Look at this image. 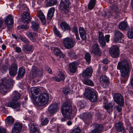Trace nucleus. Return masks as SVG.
Listing matches in <instances>:
<instances>
[{
  "mask_svg": "<svg viewBox=\"0 0 133 133\" xmlns=\"http://www.w3.org/2000/svg\"><path fill=\"white\" fill-rule=\"evenodd\" d=\"M111 8L112 10L114 11H116L118 9V7L115 5H112L111 7Z\"/></svg>",
  "mask_w": 133,
  "mask_h": 133,
  "instance_id": "13d9d810",
  "label": "nucleus"
},
{
  "mask_svg": "<svg viewBox=\"0 0 133 133\" xmlns=\"http://www.w3.org/2000/svg\"><path fill=\"white\" fill-rule=\"evenodd\" d=\"M81 119H82L86 123L88 124L91 121L90 115L84 113L81 114L80 116Z\"/></svg>",
  "mask_w": 133,
  "mask_h": 133,
  "instance_id": "5701e85b",
  "label": "nucleus"
},
{
  "mask_svg": "<svg viewBox=\"0 0 133 133\" xmlns=\"http://www.w3.org/2000/svg\"><path fill=\"white\" fill-rule=\"evenodd\" d=\"M34 49V48L32 45L26 44L23 46L22 50L24 53L29 54L32 52Z\"/></svg>",
  "mask_w": 133,
  "mask_h": 133,
  "instance_id": "ddd939ff",
  "label": "nucleus"
},
{
  "mask_svg": "<svg viewBox=\"0 0 133 133\" xmlns=\"http://www.w3.org/2000/svg\"><path fill=\"white\" fill-rule=\"evenodd\" d=\"M79 32L82 41H85L87 39L86 33L84 29L82 27L79 28Z\"/></svg>",
  "mask_w": 133,
  "mask_h": 133,
  "instance_id": "b1692460",
  "label": "nucleus"
},
{
  "mask_svg": "<svg viewBox=\"0 0 133 133\" xmlns=\"http://www.w3.org/2000/svg\"><path fill=\"white\" fill-rule=\"evenodd\" d=\"M127 35L129 38L131 39L133 38V27H131L129 30L128 32Z\"/></svg>",
  "mask_w": 133,
  "mask_h": 133,
  "instance_id": "79ce46f5",
  "label": "nucleus"
},
{
  "mask_svg": "<svg viewBox=\"0 0 133 133\" xmlns=\"http://www.w3.org/2000/svg\"><path fill=\"white\" fill-rule=\"evenodd\" d=\"M25 73V69L22 68H19L18 75H24Z\"/></svg>",
  "mask_w": 133,
  "mask_h": 133,
  "instance_id": "49530a36",
  "label": "nucleus"
},
{
  "mask_svg": "<svg viewBox=\"0 0 133 133\" xmlns=\"http://www.w3.org/2000/svg\"><path fill=\"white\" fill-rule=\"evenodd\" d=\"M117 69L120 70L121 75H128L129 74V64L126 60H124L118 63Z\"/></svg>",
  "mask_w": 133,
  "mask_h": 133,
  "instance_id": "39448f33",
  "label": "nucleus"
},
{
  "mask_svg": "<svg viewBox=\"0 0 133 133\" xmlns=\"http://www.w3.org/2000/svg\"><path fill=\"white\" fill-rule=\"evenodd\" d=\"M15 50L18 53H20L21 50V49L18 47H16L15 48Z\"/></svg>",
  "mask_w": 133,
  "mask_h": 133,
  "instance_id": "338daca9",
  "label": "nucleus"
},
{
  "mask_svg": "<svg viewBox=\"0 0 133 133\" xmlns=\"http://www.w3.org/2000/svg\"><path fill=\"white\" fill-rule=\"evenodd\" d=\"M98 41L100 45L102 47H104L105 46L106 42L104 37L103 34V33L99 31L98 33Z\"/></svg>",
  "mask_w": 133,
  "mask_h": 133,
  "instance_id": "6ab92c4d",
  "label": "nucleus"
},
{
  "mask_svg": "<svg viewBox=\"0 0 133 133\" xmlns=\"http://www.w3.org/2000/svg\"><path fill=\"white\" fill-rule=\"evenodd\" d=\"M37 72V70L36 69L34 68H32L31 72L32 74H36Z\"/></svg>",
  "mask_w": 133,
  "mask_h": 133,
  "instance_id": "680f3d73",
  "label": "nucleus"
},
{
  "mask_svg": "<svg viewBox=\"0 0 133 133\" xmlns=\"http://www.w3.org/2000/svg\"><path fill=\"white\" fill-rule=\"evenodd\" d=\"M91 53L98 55L99 56L101 55L102 52L97 43H95L92 45Z\"/></svg>",
  "mask_w": 133,
  "mask_h": 133,
  "instance_id": "9b49d317",
  "label": "nucleus"
},
{
  "mask_svg": "<svg viewBox=\"0 0 133 133\" xmlns=\"http://www.w3.org/2000/svg\"><path fill=\"white\" fill-rule=\"evenodd\" d=\"M54 52L56 56H59L60 58L64 57V55L59 48L55 47L54 49Z\"/></svg>",
  "mask_w": 133,
  "mask_h": 133,
  "instance_id": "c85d7f7f",
  "label": "nucleus"
},
{
  "mask_svg": "<svg viewBox=\"0 0 133 133\" xmlns=\"http://www.w3.org/2000/svg\"><path fill=\"white\" fill-rule=\"evenodd\" d=\"M124 37L123 34L119 31L115 30L114 32V42L117 43H121L123 42V40L122 38Z\"/></svg>",
  "mask_w": 133,
  "mask_h": 133,
  "instance_id": "1a4fd4ad",
  "label": "nucleus"
},
{
  "mask_svg": "<svg viewBox=\"0 0 133 133\" xmlns=\"http://www.w3.org/2000/svg\"><path fill=\"white\" fill-rule=\"evenodd\" d=\"M22 126L21 123L18 122L15 123L12 129V133H19L21 130Z\"/></svg>",
  "mask_w": 133,
  "mask_h": 133,
  "instance_id": "2eb2a0df",
  "label": "nucleus"
},
{
  "mask_svg": "<svg viewBox=\"0 0 133 133\" xmlns=\"http://www.w3.org/2000/svg\"><path fill=\"white\" fill-rule=\"evenodd\" d=\"M102 62L103 63L105 64H107L108 62V60L106 58H105L103 59L102 60Z\"/></svg>",
  "mask_w": 133,
  "mask_h": 133,
  "instance_id": "69168bd1",
  "label": "nucleus"
},
{
  "mask_svg": "<svg viewBox=\"0 0 133 133\" xmlns=\"http://www.w3.org/2000/svg\"><path fill=\"white\" fill-rule=\"evenodd\" d=\"M54 32L55 34L58 37L61 38L62 35L56 27H54L53 29Z\"/></svg>",
  "mask_w": 133,
  "mask_h": 133,
  "instance_id": "c03bdc74",
  "label": "nucleus"
},
{
  "mask_svg": "<svg viewBox=\"0 0 133 133\" xmlns=\"http://www.w3.org/2000/svg\"><path fill=\"white\" fill-rule=\"evenodd\" d=\"M55 9L54 7L50 9L47 14V19L49 20L51 19L53 16L55 12Z\"/></svg>",
  "mask_w": 133,
  "mask_h": 133,
  "instance_id": "7c9ffc66",
  "label": "nucleus"
},
{
  "mask_svg": "<svg viewBox=\"0 0 133 133\" xmlns=\"http://www.w3.org/2000/svg\"><path fill=\"white\" fill-rule=\"evenodd\" d=\"M0 133H6L5 129L1 126H0Z\"/></svg>",
  "mask_w": 133,
  "mask_h": 133,
  "instance_id": "052dcab7",
  "label": "nucleus"
},
{
  "mask_svg": "<svg viewBox=\"0 0 133 133\" xmlns=\"http://www.w3.org/2000/svg\"><path fill=\"white\" fill-rule=\"evenodd\" d=\"M49 121V118H42L41 120V124L42 125H45L48 123Z\"/></svg>",
  "mask_w": 133,
  "mask_h": 133,
  "instance_id": "a18cd8bd",
  "label": "nucleus"
},
{
  "mask_svg": "<svg viewBox=\"0 0 133 133\" xmlns=\"http://www.w3.org/2000/svg\"><path fill=\"white\" fill-rule=\"evenodd\" d=\"M123 106H121L120 105H118L117 106L116 109L118 112H120L122 110V109L121 107Z\"/></svg>",
  "mask_w": 133,
  "mask_h": 133,
  "instance_id": "0e129e2a",
  "label": "nucleus"
},
{
  "mask_svg": "<svg viewBox=\"0 0 133 133\" xmlns=\"http://www.w3.org/2000/svg\"><path fill=\"white\" fill-rule=\"evenodd\" d=\"M92 68H88L83 72L82 75H92Z\"/></svg>",
  "mask_w": 133,
  "mask_h": 133,
  "instance_id": "e433bc0d",
  "label": "nucleus"
},
{
  "mask_svg": "<svg viewBox=\"0 0 133 133\" xmlns=\"http://www.w3.org/2000/svg\"><path fill=\"white\" fill-rule=\"evenodd\" d=\"M12 17V16L9 15L4 19L5 23L8 29L11 28L14 23V20Z\"/></svg>",
  "mask_w": 133,
  "mask_h": 133,
  "instance_id": "4468645a",
  "label": "nucleus"
},
{
  "mask_svg": "<svg viewBox=\"0 0 133 133\" xmlns=\"http://www.w3.org/2000/svg\"><path fill=\"white\" fill-rule=\"evenodd\" d=\"M57 3V0H45V3L46 6H51L56 5Z\"/></svg>",
  "mask_w": 133,
  "mask_h": 133,
  "instance_id": "c756f323",
  "label": "nucleus"
},
{
  "mask_svg": "<svg viewBox=\"0 0 133 133\" xmlns=\"http://www.w3.org/2000/svg\"><path fill=\"white\" fill-rule=\"evenodd\" d=\"M68 55L71 58L76 59L77 55L74 51H70L68 53Z\"/></svg>",
  "mask_w": 133,
  "mask_h": 133,
  "instance_id": "37998d69",
  "label": "nucleus"
},
{
  "mask_svg": "<svg viewBox=\"0 0 133 133\" xmlns=\"http://www.w3.org/2000/svg\"><path fill=\"white\" fill-rule=\"evenodd\" d=\"M129 130L130 133H133V127H129Z\"/></svg>",
  "mask_w": 133,
  "mask_h": 133,
  "instance_id": "774afa93",
  "label": "nucleus"
},
{
  "mask_svg": "<svg viewBox=\"0 0 133 133\" xmlns=\"http://www.w3.org/2000/svg\"><path fill=\"white\" fill-rule=\"evenodd\" d=\"M128 77V75H121V80L123 81L127 80Z\"/></svg>",
  "mask_w": 133,
  "mask_h": 133,
  "instance_id": "4d7b16f0",
  "label": "nucleus"
},
{
  "mask_svg": "<svg viewBox=\"0 0 133 133\" xmlns=\"http://www.w3.org/2000/svg\"><path fill=\"white\" fill-rule=\"evenodd\" d=\"M84 95L91 102H95L97 101V97L96 93L92 91L90 88L85 89Z\"/></svg>",
  "mask_w": 133,
  "mask_h": 133,
  "instance_id": "0eeeda50",
  "label": "nucleus"
},
{
  "mask_svg": "<svg viewBox=\"0 0 133 133\" xmlns=\"http://www.w3.org/2000/svg\"><path fill=\"white\" fill-rule=\"evenodd\" d=\"M49 96L47 93L44 92L38 96V98L36 96L34 97L33 103L36 106H42L46 105L48 102Z\"/></svg>",
  "mask_w": 133,
  "mask_h": 133,
  "instance_id": "7ed1b4c3",
  "label": "nucleus"
},
{
  "mask_svg": "<svg viewBox=\"0 0 133 133\" xmlns=\"http://www.w3.org/2000/svg\"><path fill=\"white\" fill-rule=\"evenodd\" d=\"M104 108L107 110V112L110 114L113 110L114 106L112 104L107 102V100L105 98V102L104 103Z\"/></svg>",
  "mask_w": 133,
  "mask_h": 133,
  "instance_id": "f3484780",
  "label": "nucleus"
},
{
  "mask_svg": "<svg viewBox=\"0 0 133 133\" xmlns=\"http://www.w3.org/2000/svg\"><path fill=\"white\" fill-rule=\"evenodd\" d=\"M38 16L41 20L42 24L45 25L46 23V19L42 11H39L38 13Z\"/></svg>",
  "mask_w": 133,
  "mask_h": 133,
  "instance_id": "bb28decb",
  "label": "nucleus"
},
{
  "mask_svg": "<svg viewBox=\"0 0 133 133\" xmlns=\"http://www.w3.org/2000/svg\"><path fill=\"white\" fill-rule=\"evenodd\" d=\"M118 27L120 30H124L127 29L128 26L127 22L122 21L119 24Z\"/></svg>",
  "mask_w": 133,
  "mask_h": 133,
  "instance_id": "2f4dec72",
  "label": "nucleus"
},
{
  "mask_svg": "<svg viewBox=\"0 0 133 133\" xmlns=\"http://www.w3.org/2000/svg\"><path fill=\"white\" fill-rule=\"evenodd\" d=\"M101 85L103 88H106L108 87L110 84L109 81L102 82H101Z\"/></svg>",
  "mask_w": 133,
  "mask_h": 133,
  "instance_id": "8fccbe9b",
  "label": "nucleus"
},
{
  "mask_svg": "<svg viewBox=\"0 0 133 133\" xmlns=\"http://www.w3.org/2000/svg\"><path fill=\"white\" fill-rule=\"evenodd\" d=\"M70 2L69 0H61L59 8L62 14L66 15L69 12V9Z\"/></svg>",
  "mask_w": 133,
  "mask_h": 133,
  "instance_id": "423d86ee",
  "label": "nucleus"
},
{
  "mask_svg": "<svg viewBox=\"0 0 133 133\" xmlns=\"http://www.w3.org/2000/svg\"><path fill=\"white\" fill-rule=\"evenodd\" d=\"M115 128L118 132H121L125 133V129L124 127L122 122H119L116 123L115 125Z\"/></svg>",
  "mask_w": 133,
  "mask_h": 133,
  "instance_id": "4be33fe9",
  "label": "nucleus"
},
{
  "mask_svg": "<svg viewBox=\"0 0 133 133\" xmlns=\"http://www.w3.org/2000/svg\"><path fill=\"white\" fill-rule=\"evenodd\" d=\"M53 78L54 81L59 82L61 80H63L64 79L65 76L64 75H57Z\"/></svg>",
  "mask_w": 133,
  "mask_h": 133,
  "instance_id": "4c0bfd02",
  "label": "nucleus"
},
{
  "mask_svg": "<svg viewBox=\"0 0 133 133\" xmlns=\"http://www.w3.org/2000/svg\"><path fill=\"white\" fill-rule=\"evenodd\" d=\"M14 121V119L11 116H9L5 120L6 124L9 125H12Z\"/></svg>",
  "mask_w": 133,
  "mask_h": 133,
  "instance_id": "473e14b6",
  "label": "nucleus"
},
{
  "mask_svg": "<svg viewBox=\"0 0 133 133\" xmlns=\"http://www.w3.org/2000/svg\"><path fill=\"white\" fill-rule=\"evenodd\" d=\"M31 23V28L32 29L35 31H37L39 27V24L34 21L32 22Z\"/></svg>",
  "mask_w": 133,
  "mask_h": 133,
  "instance_id": "f704fd0d",
  "label": "nucleus"
},
{
  "mask_svg": "<svg viewBox=\"0 0 133 133\" xmlns=\"http://www.w3.org/2000/svg\"><path fill=\"white\" fill-rule=\"evenodd\" d=\"M29 28V26L26 25L21 24L17 26V28L19 29H24L25 30L28 29Z\"/></svg>",
  "mask_w": 133,
  "mask_h": 133,
  "instance_id": "09e8293b",
  "label": "nucleus"
},
{
  "mask_svg": "<svg viewBox=\"0 0 133 133\" xmlns=\"http://www.w3.org/2000/svg\"><path fill=\"white\" fill-rule=\"evenodd\" d=\"M17 64L15 63H13L9 69L10 75H16L17 73Z\"/></svg>",
  "mask_w": 133,
  "mask_h": 133,
  "instance_id": "dca6fc26",
  "label": "nucleus"
},
{
  "mask_svg": "<svg viewBox=\"0 0 133 133\" xmlns=\"http://www.w3.org/2000/svg\"><path fill=\"white\" fill-rule=\"evenodd\" d=\"M21 39L23 42L26 44L29 43V40L25 37H21Z\"/></svg>",
  "mask_w": 133,
  "mask_h": 133,
  "instance_id": "5fc2aeb1",
  "label": "nucleus"
},
{
  "mask_svg": "<svg viewBox=\"0 0 133 133\" xmlns=\"http://www.w3.org/2000/svg\"><path fill=\"white\" fill-rule=\"evenodd\" d=\"M71 31L72 32L74 33L75 34L78 33V30L77 27L76 26H74L72 29Z\"/></svg>",
  "mask_w": 133,
  "mask_h": 133,
  "instance_id": "6e6d98bb",
  "label": "nucleus"
},
{
  "mask_svg": "<svg viewBox=\"0 0 133 133\" xmlns=\"http://www.w3.org/2000/svg\"><path fill=\"white\" fill-rule=\"evenodd\" d=\"M96 0H90L88 6V8L90 10H92L94 7Z\"/></svg>",
  "mask_w": 133,
  "mask_h": 133,
  "instance_id": "c9c22d12",
  "label": "nucleus"
},
{
  "mask_svg": "<svg viewBox=\"0 0 133 133\" xmlns=\"http://www.w3.org/2000/svg\"><path fill=\"white\" fill-rule=\"evenodd\" d=\"M72 91V90L68 88H64L63 89V92L65 94L67 95Z\"/></svg>",
  "mask_w": 133,
  "mask_h": 133,
  "instance_id": "603ef678",
  "label": "nucleus"
},
{
  "mask_svg": "<svg viewBox=\"0 0 133 133\" xmlns=\"http://www.w3.org/2000/svg\"><path fill=\"white\" fill-rule=\"evenodd\" d=\"M26 34L30 39L33 42L36 41L35 38L38 36L37 33L35 32H31L29 31H27L26 32Z\"/></svg>",
  "mask_w": 133,
  "mask_h": 133,
  "instance_id": "a211bd4d",
  "label": "nucleus"
},
{
  "mask_svg": "<svg viewBox=\"0 0 133 133\" xmlns=\"http://www.w3.org/2000/svg\"><path fill=\"white\" fill-rule=\"evenodd\" d=\"M40 90L37 87H33L31 89V92L32 96H35L37 94Z\"/></svg>",
  "mask_w": 133,
  "mask_h": 133,
  "instance_id": "72a5a7b5",
  "label": "nucleus"
},
{
  "mask_svg": "<svg viewBox=\"0 0 133 133\" xmlns=\"http://www.w3.org/2000/svg\"><path fill=\"white\" fill-rule=\"evenodd\" d=\"M72 102L67 101L64 102L62 104L61 108L62 113L64 117L61 118L62 122L65 121L66 118H70L72 114Z\"/></svg>",
  "mask_w": 133,
  "mask_h": 133,
  "instance_id": "f03ea898",
  "label": "nucleus"
},
{
  "mask_svg": "<svg viewBox=\"0 0 133 133\" xmlns=\"http://www.w3.org/2000/svg\"><path fill=\"white\" fill-rule=\"evenodd\" d=\"M15 81L11 78H4L0 79V93L5 95L8 90L12 88Z\"/></svg>",
  "mask_w": 133,
  "mask_h": 133,
  "instance_id": "f257e3e1",
  "label": "nucleus"
},
{
  "mask_svg": "<svg viewBox=\"0 0 133 133\" xmlns=\"http://www.w3.org/2000/svg\"><path fill=\"white\" fill-rule=\"evenodd\" d=\"M38 125L34 123L31 124L30 128V133H39Z\"/></svg>",
  "mask_w": 133,
  "mask_h": 133,
  "instance_id": "cd10ccee",
  "label": "nucleus"
},
{
  "mask_svg": "<svg viewBox=\"0 0 133 133\" xmlns=\"http://www.w3.org/2000/svg\"><path fill=\"white\" fill-rule=\"evenodd\" d=\"M20 97V93L17 92H14L13 94V97L11 101L6 103L5 106L15 109L16 111L19 110L21 104L17 101L19 99Z\"/></svg>",
  "mask_w": 133,
  "mask_h": 133,
  "instance_id": "20e7f679",
  "label": "nucleus"
},
{
  "mask_svg": "<svg viewBox=\"0 0 133 133\" xmlns=\"http://www.w3.org/2000/svg\"><path fill=\"white\" fill-rule=\"evenodd\" d=\"M58 109V106L56 103L53 104L49 107L48 111L51 114H54L55 113Z\"/></svg>",
  "mask_w": 133,
  "mask_h": 133,
  "instance_id": "aec40b11",
  "label": "nucleus"
},
{
  "mask_svg": "<svg viewBox=\"0 0 133 133\" xmlns=\"http://www.w3.org/2000/svg\"><path fill=\"white\" fill-rule=\"evenodd\" d=\"M77 68V63L74 62L70 63L69 65V69L70 72L74 73L75 72Z\"/></svg>",
  "mask_w": 133,
  "mask_h": 133,
  "instance_id": "412c9836",
  "label": "nucleus"
},
{
  "mask_svg": "<svg viewBox=\"0 0 133 133\" xmlns=\"http://www.w3.org/2000/svg\"><path fill=\"white\" fill-rule=\"evenodd\" d=\"M96 128L98 130H99V132H101L103 129V127L102 124H96Z\"/></svg>",
  "mask_w": 133,
  "mask_h": 133,
  "instance_id": "3c124183",
  "label": "nucleus"
},
{
  "mask_svg": "<svg viewBox=\"0 0 133 133\" xmlns=\"http://www.w3.org/2000/svg\"><path fill=\"white\" fill-rule=\"evenodd\" d=\"M114 99L115 102L118 105L123 106L124 100L121 94L118 93L115 94L114 96Z\"/></svg>",
  "mask_w": 133,
  "mask_h": 133,
  "instance_id": "f8f14e48",
  "label": "nucleus"
},
{
  "mask_svg": "<svg viewBox=\"0 0 133 133\" xmlns=\"http://www.w3.org/2000/svg\"><path fill=\"white\" fill-rule=\"evenodd\" d=\"M102 16L104 18H108L110 17L112 15L111 14L110 12H107L105 11H102Z\"/></svg>",
  "mask_w": 133,
  "mask_h": 133,
  "instance_id": "58836bf2",
  "label": "nucleus"
},
{
  "mask_svg": "<svg viewBox=\"0 0 133 133\" xmlns=\"http://www.w3.org/2000/svg\"><path fill=\"white\" fill-rule=\"evenodd\" d=\"M61 28L64 31H70L71 27L69 25L65 22H62L60 24Z\"/></svg>",
  "mask_w": 133,
  "mask_h": 133,
  "instance_id": "a878e982",
  "label": "nucleus"
},
{
  "mask_svg": "<svg viewBox=\"0 0 133 133\" xmlns=\"http://www.w3.org/2000/svg\"><path fill=\"white\" fill-rule=\"evenodd\" d=\"M31 18L30 13L27 12H23V19L24 20V23H28L30 21Z\"/></svg>",
  "mask_w": 133,
  "mask_h": 133,
  "instance_id": "393cba45",
  "label": "nucleus"
},
{
  "mask_svg": "<svg viewBox=\"0 0 133 133\" xmlns=\"http://www.w3.org/2000/svg\"><path fill=\"white\" fill-rule=\"evenodd\" d=\"M109 78L107 77L106 75H101L100 79V82L109 81Z\"/></svg>",
  "mask_w": 133,
  "mask_h": 133,
  "instance_id": "de8ad7c7",
  "label": "nucleus"
},
{
  "mask_svg": "<svg viewBox=\"0 0 133 133\" xmlns=\"http://www.w3.org/2000/svg\"><path fill=\"white\" fill-rule=\"evenodd\" d=\"M83 83L86 85L92 86L94 85L93 82L91 80L89 79H84L83 81Z\"/></svg>",
  "mask_w": 133,
  "mask_h": 133,
  "instance_id": "a19ab883",
  "label": "nucleus"
},
{
  "mask_svg": "<svg viewBox=\"0 0 133 133\" xmlns=\"http://www.w3.org/2000/svg\"><path fill=\"white\" fill-rule=\"evenodd\" d=\"M85 59L86 61L88 63V64H89L91 59V56L90 53L89 52H87L86 53L85 55Z\"/></svg>",
  "mask_w": 133,
  "mask_h": 133,
  "instance_id": "ea45409f",
  "label": "nucleus"
},
{
  "mask_svg": "<svg viewBox=\"0 0 133 133\" xmlns=\"http://www.w3.org/2000/svg\"><path fill=\"white\" fill-rule=\"evenodd\" d=\"M110 35H106L105 36V41L107 43H108L109 41V38Z\"/></svg>",
  "mask_w": 133,
  "mask_h": 133,
  "instance_id": "bf43d9fd",
  "label": "nucleus"
},
{
  "mask_svg": "<svg viewBox=\"0 0 133 133\" xmlns=\"http://www.w3.org/2000/svg\"><path fill=\"white\" fill-rule=\"evenodd\" d=\"M81 130L78 127H77L73 130L70 133H81Z\"/></svg>",
  "mask_w": 133,
  "mask_h": 133,
  "instance_id": "864d4df0",
  "label": "nucleus"
},
{
  "mask_svg": "<svg viewBox=\"0 0 133 133\" xmlns=\"http://www.w3.org/2000/svg\"><path fill=\"white\" fill-rule=\"evenodd\" d=\"M109 53L112 57L114 58L118 57L120 54L118 47L117 46H112L109 49Z\"/></svg>",
  "mask_w": 133,
  "mask_h": 133,
  "instance_id": "9d476101",
  "label": "nucleus"
},
{
  "mask_svg": "<svg viewBox=\"0 0 133 133\" xmlns=\"http://www.w3.org/2000/svg\"><path fill=\"white\" fill-rule=\"evenodd\" d=\"M75 43L74 41L68 37L64 38L63 41V45L67 49H70L73 48Z\"/></svg>",
  "mask_w": 133,
  "mask_h": 133,
  "instance_id": "6e6552de",
  "label": "nucleus"
},
{
  "mask_svg": "<svg viewBox=\"0 0 133 133\" xmlns=\"http://www.w3.org/2000/svg\"><path fill=\"white\" fill-rule=\"evenodd\" d=\"M100 131L99 130H98L97 129L95 128V129L92 130L91 132L92 133H99L100 132H99Z\"/></svg>",
  "mask_w": 133,
  "mask_h": 133,
  "instance_id": "e2e57ef3",
  "label": "nucleus"
}]
</instances>
